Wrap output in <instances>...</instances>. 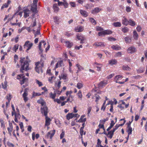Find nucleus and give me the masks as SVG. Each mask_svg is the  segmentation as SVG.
<instances>
[{"label":"nucleus","mask_w":147,"mask_h":147,"mask_svg":"<svg viewBox=\"0 0 147 147\" xmlns=\"http://www.w3.org/2000/svg\"><path fill=\"white\" fill-rule=\"evenodd\" d=\"M128 129L127 130V132L128 135L131 134L132 131V128L131 126H127Z\"/></svg>","instance_id":"41"},{"label":"nucleus","mask_w":147,"mask_h":147,"mask_svg":"<svg viewBox=\"0 0 147 147\" xmlns=\"http://www.w3.org/2000/svg\"><path fill=\"white\" fill-rule=\"evenodd\" d=\"M106 103V100L103 103L102 107L101 108V110H103V111H104L106 109V107L105 106V104Z\"/></svg>","instance_id":"58"},{"label":"nucleus","mask_w":147,"mask_h":147,"mask_svg":"<svg viewBox=\"0 0 147 147\" xmlns=\"http://www.w3.org/2000/svg\"><path fill=\"white\" fill-rule=\"evenodd\" d=\"M80 13L84 17H86L88 16L87 12L85 10H80Z\"/></svg>","instance_id":"30"},{"label":"nucleus","mask_w":147,"mask_h":147,"mask_svg":"<svg viewBox=\"0 0 147 147\" xmlns=\"http://www.w3.org/2000/svg\"><path fill=\"white\" fill-rule=\"evenodd\" d=\"M53 8L55 11L57 12L59 11V8L57 7V4H54L53 5Z\"/></svg>","instance_id":"44"},{"label":"nucleus","mask_w":147,"mask_h":147,"mask_svg":"<svg viewBox=\"0 0 147 147\" xmlns=\"http://www.w3.org/2000/svg\"><path fill=\"white\" fill-rule=\"evenodd\" d=\"M98 33V35L99 36H104L105 35L104 30L101 31Z\"/></svg>","instance_id":"53"},{"label":"nucleus","mask_w":147,"mask_h":147,"mask_svg":"<svg viewBox=\"0 0 147 147\" xmlns=\"http://www.w3.org/2000/svg\"><path fill=\"white\" fill-rule=\"evenodd\" d=\"M33 45L32 43H31L29 41H27L25 42L24 45V48H27L26 51L28 52V51L31 49Z\"/></svg>","instance_id":"3"},{"label":"nucleus","mask_w":147,"mask_h":147,"mask_svg":"<svg viewBox=\"0 0 147 147\" xmlns=\"http://www.w3.org/2000/svg\"><path fill=\"white\" fill-rule=\"evenodd\" d=\"M55 129H53L52 130H51L50 131L48 132L47 133V138H48L49 137L50 139H51L52 138L53 136H54L55 134Z\"/></svg>","instance_id":"11"},{"label":"nucleus","mask_w":147,"mask_h":147,"mask_svg":"<svg viewBox=\"0 0 147 147\" xmlns=\"http://www.w3.org/2000/svg\"><path fill=\"white\" fill-rule=\"evenodd\" d=\"M108 40L112 41H115L116 40V39L113 37H109L108 38Z\"/></svg>","instance_id":"61"},{"label":"nucleus","mask_w":147,"mask_h":147,"mask_svg":"<svg viewBox=\"0 0 147 147\" xmlns=\"http://www.w3.org/2000/svg\"><path fill=\"white\" fill-rule=\"evenodd\" d=\"M107 119H104L103 120H101L100 121V124H102L103 125H104L105 124V122L107 120Z\"/></svg>","instance_id":"56"},{"label":"nucleus","mask_w":147,"mask_h":147,"mask_svg":"<svg viewBox=\"0 0 147 147\" xmlns=\"http://www.w3.org/2000/svg\"><path fill=\"white\" fill-rule=\"evenodd\" d=\"M36 83L40 87L42 86L43 85V84L41 82L39 81L38 80H36Z\"/></svg>","instance_id":"59"},{"label":"nucleus","mask_w":147,"mask_h":147,"mask_svg":"<svg viewBox=\"0 0 147 147\" xmlns=\"http://www.w3.org/2000/svg\"><path fill=\"white\" fill-rule=\"evenodd\" d=\"M2 87L3 89L6 88L7 86V82L6 81H5L3 83H2Z\"/></svg>","instance_id":"50"},{"label":"nucleus","mask_w":147,"mask_h":147,"mask_svg":"<svg viewBox=\"0 0 147 147\" xmlns=\"http://www.w3.org/2000/svg\"><path fill=\"white\" fill-rule=\"evenodd\" d=\"M65 46L67 48H70L73 45V43L69 41H66L65 42Z\"/></svg>","instance_id":"25"},{"label":"nucleus","mask_w":147,"mask_h":147,"mask_svg":"<svg viewBox=\"0 0 147 147\" xmlns=\"http://www.w3.org/2000/svg\"><path fill=\"white\" fill-rule=\"evenodd\" d=\"M6 97L8 101H10L12 98V96L11 94H9L6 96Z\"/></svg>","instance_id":"51"},{"label":"nucleus","mask_w":147,"mask_h":147,"mask_svg":"<svg viewBox=\"0 0 147 147\" xmlns=\"http://www.w3.org/2000/svg\"><path fill=\"white\" fill-rule=\"evenodd\" d=\"M19 45L18 44H16L14 45V47L12 48V50L13 51L16 52L17 50L18 49Z\"/></svg>","instance_id":"43"},{"label":"nucleus","mask_w":147,"mask_h":147,"mask_svg":"<svg viewBox=\"0 0 147 147\" xmlns=\"http://www.w3.org/2000/svg\"><path fill=\"white\" fill-rule=\"evenodd\" d=\"M16 14V13H15L14 15L13 16H11V15H8V16H5V18H4V21H5L8 18V17L9 18H8V21L7 22H8L9 21H10L11 20H12L14 16Z\"/></svg>","instance_id":"20"},{"label":"nucleus","mask_w":147,"mask_h":147,"mask_svg":"<svg viewBox=\"0 0 147 147\" xmlns=\"http://www.w3.org/2000/svg\"><path fill=\"white\" fill-rule=\"evenodd\" d=\"M136 51V48L133 47H129L127 49V51L128 53H132Z\"/></svg>","instance_id":"17"},{"label":"nucleus","mask_w":147,"mask_h":147,"mask_svg":"<svg viewBox=\"0 0 147 147\" xmlns=\"http://www.w3.org/2000/svg\"><path fill=\"white\" fill-rule=\"evenodd\" d=\"M121 30L122 32L124 33H126L128 32L129 29L127 27H124V28H122Z\"/></svg>","instance_id":"47"},{"label":"nucleus","mask_w":147,"mask_h":147,"mask_svg":"<svg viewBox=\"0 0 147 147\" xmlns=\"http://www.w3.org/2000/svg\"><path fill=\"white\" fill-rule=\"evenodd\" d=\"M51 120V119L47 116H45V127L48 126L50 125Z\"/></svg>","instance_id":"13"},{"label":"nucleus","mask_w":147,"mask_h":147,"mask_svg":"<svg viewBox=\"0 0 147 147\" xmlns=\"http://www.w3.org/2000/svg\"><path fill=\"white\" fill-rule=\"evenodd\" d=\"M77 95L78 97V98L80 100H82V92L80 90L78 91V92L77 94Z\"/></svg>","instance_id":"36"},{"label":"nucleus","mask_w":147,"mask_h":147,"mask_svg":"<svg viewBox=\"0 0 147 147\" xmlns=\"http://www.w3.org/2000/svg\"><path fill=\"white\" fill-rule=\"evenodd\" d=\"M41 95V94L39 92L36 93L35 92H33L32 95L33 96H39Z\"/></svg>","instance_id":"60"},{"label":"nucleus","mask_w":147,"mask_h":147,"mask_svg":"<svg viewBox=\"0 0 147 147\" xmlns=\"http://www.w3.org/2000/svg\"><path fill=\"white\" fill-rule=\"evenodd\" d=\"M124 39L126 43L129 42H131V38H129L128 36H127L125 37Z\"/></svg>","instance_id":"46"},{"label":"nucleus","mask_w":147,"mask_h":147,"mask_svg":"<svg viewBox=\"0 0 147 147\" xmlns=\"http://www.w3.org/2000/svg\"><path fill=\"white\" fill-rule=\"evenodd\" d=\"M41 111L42 113L44 114L45 117L47 116V114L48 112V109L46 105L43 106L41 107Z\"/></svg>","instance_id":"5"},{"label":"nucleus","mask_w":147,"mask_h":147,"mask_svg":"<svg viewBox=\"0 0 147 147\" xmlns=\"http://www.w3.org/2000/svg\"><path fill=\"white\" fill-rule=\"evenodd\" d=\"M38 20L35 18H33V21L32 22L31 24V27H34L36 26V24L38 22Z\"/></svg>","instance_id":"26"},{"label":"nucleus","mask_w":147,"mask_h":147,"mask_svg":"<svg viewBox=\"0 0 147 147\" xmlns=\"http://www.w3.org/2000/svg\"><path fill=\"white\" fill-rule=\"evenodd\" d=\"M123 19L122 20V24H123L125 26H127L129 23V20L128 21L127 19L123 17Z\"/></svg>","instance_id":"24"},{"label":"nucleus","mask_w":147,"mask_h":147,"mask_svg":"<svg viewBox=\"0 0 147 147\" xmlns=\"http://www.w3.org/2000/svg\"><path fill=\"white\" fill-rule=\"evenodd\" d=\"M101 141L99 139H98V142H97V144L96 145V146H97V147H100V145H101Z\"/></svg>","instance_id":"64"},{"label":"nucleus","mask_w":147,"mask_h":147,"mask_svg":"<svg viewBox=\"0 0 147 147\" xmlns=\"http://www.w3.org/2000/svg\"><path fill=\"white\" fill-rule=\"evenodd\" d=\"M35 65H36L35 69L36 72L38 73H42V69L41 67L40 66L41 64L39 62L36 63Z\"/></svg>","instance_id":"6"},{"label":"nucleus","mask_w":147,"mask_h":147,"mask_svg":"<svg viewBox=\"0 0 147 147\" xmlns=\"http://www.w3.org/2000/svg\"><path fill=\"white\" fill-rule=\"evenodd\" d=\"M76 36L78 40H81L80 43H84V41L86 40L85 38L82 34H78Z\"/></svg>","instance_id":"10"},{"label":"nucleus","mask_w":147,"mask_h":147,"mask_svg":"<svg viewBox=\"0 0 147 147\" xmlns=\"http://www.w3.org/2000/svg\"><path fill=\"white\" fill-rule=\"evenodd\" d=\"M94 46L96 47H104L105 46L104 43L103 42H96L93 45Z\"/></svg>","instance_id":"12"},{"label":"nucleus","mask_w":147,"mask_h":147,"mask_svg":"<svg viewBox=\"0 0 147 147\" xmlns=\"http://www.w3.org/2000/svg\"><path fill=\"white\" fill-rule=\"evenodd\" d=\"M35 37L36 36L40 34V28L38 27L37 31L34 34Z\"/></svg>","instance_id":"49"},{"label":"nucleus","mask_w":147,"mask_h":147,"mask_svg":"<svg viewBox=\"0 0 147 147\" xmlns=\"http://www.w3.org/2000/svg\"><path fill=\"white\" fill-rule=\"evenodd\" d=\"M94 66L95 68H97V70L98 71H100L101 70V67L102 66L101 64L95 62L94 64Z\"/></svg>","instance_id":"19"},{"label":"nucleus","mask_w":147,"mask_h":147,"mask_svg":"<svg viewBox=\"0 0 147 147\" xmlns=\"http://www.w3.org/2000/svg\"><path fill=\"white\" fill-rule=\"evenodd\" d=\"M123 76L121 75H117L115 76V80L116 81H118V80H121L123 78Z\"/></svg>","instance_id":"31"},{"label":"nucleus","mask_w":147,"mask_h":147,"mask_svg":"<svg viewBox=\"0 0 147 147\" xmlns=\"http://www.w3.org/2000/svg\"><path fill=\"white\" fill-rule=\"evenodd\" d=\"M105 35L111 34L113 33L112 31L109 30H104Z\"/></svg>","instance_id":"42"},{"label":"nucleus","mask_w":147,"mask_h":147,"mask_svg":"<svg viewBox=\"0 0 147 147\" xmlns=\"http://www.w3.org/2000/svg\"><path fill=\"white\" fill-rule=\"evenodd\" d=\"M115 131H113V129L111 131H109L107 133V136L109 135L108 137L110 139H111L113 137V135Z\"/></svg>","instance_id":"32"},{"label":"nucleus","mask_w":147,"mask_h":147,"mask_svg":"<svg viewBox=\"0 0 147 147\" xmlns=\"http://www.w3.org/2000/svg\"><path fill=\"white\" fill-rule=\"evenodd\" d=\"M96 30L97 31H102L103 30V29L101 28V27L99 26H96Z\"/></svg>","instance_id":"62"},{"label":"nucleus","mask_w":147,"mask_h":147,"mask_svg":"<svg viewBox=\"0 0 147 147\" xmlns=\"http://www.w3.org/2000/svg\"><path fill=\"white\" fill-rule=\"evenodd\" d=\"M74 117L73 113H69L66 115V119L69 120Z\"/></svg>","instance_id":"29"},{"label":"nucleus","mask_w":147,"mask_h":147,"mask_svg":"<svg viewBox=\"0 0 147 147\" xmlns=\"http://www.w3.org/2000/svg\"><path fill=\"white\" fill-rule=\"evenodd\" d=\"M28 90L29 89L28 88H25L24 90V93L22 95V97L23 98L25 102H26L28 100L27 96L28 95Z\"/></svg>","instance_id":"9"},{"label":"nucleus","mask_w":147,"mask_h":147,"mask_svg":"<svg viewBox=\"0 0 147 147\" xmlns=\"http://www.w3.org/2000/svg\"><path fill=\"white\" fill-rule=\"evenodd\" d=\"M84 29L83 26H78L75 28V30L76 32H79L82 31Z\"/></svg>","instance_id":"16"},{"label":"nucleus","mask_w":147,"mask_h":147,"mask_svg":"<svg viewBox=\"0 0 147 147\" xmlns=\"http://www.w3.org/2000/svg\"><path fill=\"white\" fill-rule=\"evenodd\" d=\"M20 117V113H15V121L16 122H18V119H19Z\"/></svg>","instance_id":"27"},{"label":"nucleus","mask_w":147,"mask_h":147,"mask_svg":"<svg viewBox=\"0 0 147 147\" xmlns=\"http://www.w3.org/2000/svg\"><path fill=\"white\" fill-rule=\"evenodd\" d=\"M119 127V125H117V124L115 126V127L113 128V131H115Z\"/></svg>","instance_id":"63"},{"label":"nucleus","mask_w":147,"mask_h":147,"mask_svg":"<svg viewBox=\"0 0 147 147\" xmlns=\"http://www.w3.org/2000/svg\"><path fill=\"white\" fill-rule=\"evenodd\" d=\"M85 117V115H82L80 119L78 121L77 120L76 122H85L86 120V118H84Z\"/></svg>","instance_id":"21"},{"label":"nucleus","mask_w":147,"mask_h":147,"mask_svg":"<svg viewBox=\"0 0 147 147\" xmlns=\"http://www.w3.org/2000/svg\"><path fill=\"white\" fill-rule=\"evenodd\" d=\"M101 9L98 7H96L92 10V13H97L99 12Z\"/></svg>","instance_id":"40"},{"label":"nucleus","mask_w":147,"mask_h":147,"mask_svg":"<svg viewBox=\"0 0 147 147\" xmlns=\"http://www.w3.org/2000/svg\"><path fill=\"white\" fill-rule=\"evenodd\" d=\"M28 58V57H26V59L24 57L20 58V62L21 63V67L20 71L22 73L24 72V70H25L26 71L30 69V68L29 67L28 61L26 59Z\"/></svg>","instance_id":"1"},{"label":"nucleus","mask_w":147,"mask_h":147,"mask_svg":"<svg viewBox=\"0 0 147 147\" xmlns=\"http://www.w3.org/2000/svg\"><path fill=\"white\" fill-rule=\"evenodd\" d=\"M112 25L115 27H120L121 26V24L120 22H117L113 23Z\"/></svg>","instance_id":"28"},{"label":"nucleus","mask_w":147,"mask_h":147,"mask_svg":"<svg viewBox=\"0 0 147 147\" xmlns=\"http://www.w3.org/2000/svg\"><path fill=\"white\" fill-rule=\"evenodd\" d=\"M117 63V61L115 59H112L109 61V64L111 65H116Z\"/></svg>","instance_id":"23"},{"label":"nucleus","mask_w":147,"mask_h":147,"mask_svg":"<svg viewBox=\"0 0 147 147\" xmlns=\"http://www.w3.org/2000/svg\"><path fill=\"white\" fill-rule=\"evenodd\" d=\"M138 35L136 30L133 32V37L136 40H137L138 38Z\"/></svg>","instance_id":"33"},{"label":"nucleus","mask_w":147,"mask_h":147,"mask_svg":"<svg viewBox=\"0 0 147 147\" xmlns=\"http://www.w3.org/2000/svg\"><path fill=\"white\" fill-rule=\"evenodd\" d=\"M122 69L123 70L130 71L131 69L127 65H123L122 67Z\"/></svg>","instance_id":"35"},{"label":"nucleus","mask_w":147,"mask_h":147,"mask_svg":"<svg viewBox=\"0 0 147 147\" xmlns=\"http://www.w3.org/2000/svg\"><path fill=\"white\" fill-rule=\"evenodd\" d=\"M111 48L113 49L116 50H119L121 48L118 45H113Z\"/></svg>","instance_id":"34"},{"label":"nucleus","mask_w":147,"mask_h":147,"mask_svg":"<svg viewBox=\"0 0 147 147\" xmlns=\"http://www.w3.org/2000/svg\"><path fill=\"white\" fill-rule=\"evenodd\" d=\"M49 95L50 98H52L54 100L55 99V98L56 96V94L55 93L53 94L52 92H51L49 93Z\"/></svg>","instance_id":"39"},{"label":"nucleus","mask_w":147,"mask_h":147,"mask_svg":"<svg viewBox=\"0 0 147 147\" xmlns=\"http://www.w3.org/2000/svg\"><path fill=\"white\" fill-rule=\"evenodd\" d=\"M65 135V131L63 129L62 130V132L60 135V139H62L64 137Z\"/></svg>","instance_id":"52"},{"label":"nucleus","mask_w":147,"mask_h":147,"mask_svg":"<svg viewBox=\"0 0 147 147\" xmlns=\"http://www.w3.org/2000/svg\"><path fill=\"white\" fill-rule=\"evenodd\" d=\"M38 0H33V3L31 5V10L33 12H36L37 11V3Z\"/></svg>","instance_id":"4"},{"label":"nucleus","mask_w":147,"mask_h":147,"mask_svg":"<svg viewBox=\"0 0 147 147\" xmlns=\"http://www.w3.org/2000/svg\"><path fill=\"white\" fill-rule=\"evenodd\" d=\"M17 78L20 80V83L22 85L25 82H26L28 80V79L25 78V76L24 74L18 75L17 77Z\"/></svg>","instance_id":"2"},{"label":"nucleus","mask_w":147,"mask_h":147,"mask_svg":"<svg viewBox=\"0 0 147 147\" xmlns=\"http://www.w3.org/2000/svg\"><path fill=\"white\" fill-rule=\"evenodd\" d=\"M76 66L78 67L79 71L84 69V68L80 65L78 64L76 65Z\"/></svg>","instance_id":"55"},{"label":"nucleus","mask_w":147,"mask_h":147,"mask_svg":"<svg viewBox=\"0 0 147 147\" xmlns=\"http://www.w3.org/2000/svg\"><path fill=\"white\" fill-rule=\"evenodd\" d=\"M59 78L60 80L62 79L64 80H66L67 78V75L66 74H63L61 76V78L60 77V76H59Z\"/></svg>","instance_id":"48"},{"label":"nucleus","mask_w":147,"mask_h":147,"mask_svg":"<svg viewBox=\"0 0 147 147\" xmlns=\"http://www.w3.org/2000/svg\"><path fill=\"white\" fill-rule=\"evenodd\" d=\"M3 112L5 115H6L7 119H8L9 117L8 114L9 112H7V109H3Z\"/></svg>","instance_id":"54"},{"label":"nucleus","mask_w":147,"mask_h":147,"mask_svg":"<svg viewBox=\"0 0 147 147\" xmlns=\"http://www.w3.org/2000/svg\"><path fill=\"white\" fill-rule=\"evenodd\" d=\"M83 86V84L82 82H78L77 83L76 87L78 89H81Z\"/></svg>","instance_id":"45"},{"label":"nucleus","mask_w":147,"mask_h":147,"mask_svg":"<svg viewBox=\"0 0 147 147\" xmlns=\"http://www.w3.org/2000/svg\"><path fill=\"white\" fill-rule=\"evenodd\" d=\"M63 5L64 6L65 8H67L68 7V4L66 2L65 0H63Z\"/></svg>","instance_id":"57"},{"label":"nucleus","mask_w":147,"mask_h":147,"mask_svg":"<svg viewBox=\"0 0 147 147\" xmlns=\"http://www.w3.org/2000/svg\"><path fill=\"white\" fill-rule=\"evenodd\" d=\"M129 23L128 24L131 26H134L136 25V23L135 22L132 20L130 19L129 20Z\"/></svg>","instance_id":"38"},{"label":"nucleus","mask_w":147,"mask_h":147,"mask_svg":"<svg viewBox=\"0 0 147 147\" xmlns=\"http://www.w3.org/2000/svg\"><path fill=\"white\" fill-rule=\"evenodd\" d=\"M56 79V77L52 76L49 78L48 81L51 83H52L53 82V81Z\"/></svg>","instance_id":"37"},{"label":"nucleus","mask_w":147,"mask_h":147,"mask_svg":"<svg viewBox=\"0 0 147 147\" xmlns=\"http://www.w3.org/2000/svg\"><path fill=\"white\" fill-rule=\"evenodd\" d=\"M37 102L39 104H40L41 105V107L46 105V103L45 101L42 98H40L39 99L37 100Z\"/></svg>","instance_id":"22"},{"label":"nucleus","mask_w":147,"mask_h":147,"mask_svg":"<svg viewBox=\"0 0 147 147\" xmlns=\"http://www.w3.org/2000/svg\"><path fill=\"white\" fill-rule=\"evenodd\" d=\"M13 129V126L12 124L9 123V126L7 128V129L8 131V133L9 134L10 136L11 135V132L12 131Z\"/></svg>","instance_id":"14"},{"label":"nucleus","mask_w":147,"mask_h":147,"mask_svg":"<svg viewBox=\"0 0 147 147\" xmlns=\"http://www.w3.org/2000/svg\"><path fill=\"white\" fill-rule=\"evenodd\" d=\"M108 83V81L106 80H103L100 81L98 84V88H102L105 86Z\"/></svg>","instance_id":"8"},{"label":"nucleus","mask_w":147,"mask_h":147,"mask_svg":"<svg viewBox=\"0 0 147 147\" xmlns=\"http://www.w3.org/2000/svg\"><path fill=\"white\" fill-rule=\"evenodd\" d=\"M63 65V62L62 60H60L58 61L56 64L54 68V69L60 67H62Z\"/></svg>","instance_id":"15"},{"label":"nucleus","mask_w":147,"mask_h":147,"mask_svg":"<svg viewBox=\"0 0 147 147\" xmlns=\"http://www.w3.org/2000/svg\"><path fill=\"white\" fill-rule=\"evenodd\" d=\"M30 11L28 9H25L24 11V18H26V17L29 16V14L30 13Z\"/></svg>","instance_id":"18"},{"label":"nucleus","mask_w":147,"mask_h":147,"mask_svg":"<svg viewBox=\"0 0 147 147\" xmlns=\"http://www.w3.org/2000/svg\"><path fill=\"white\" fill-rule=\"evenodd\" d=\"M46 45V43L45 41L42 40L40 42L39 44L38 47L40 51L41 52H42L43 51L42 49L45 47V45Z\"/></svg>","instance_id":"7"}]
</instances>
